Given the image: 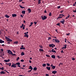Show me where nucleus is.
I'll return each mask as SVG.
<instances>
[{
	"instance_id": "nucleus-40",
	"label": "nucleus",
	"mask_w": 76,
	"mask_h": 76,
	"mask_svg": "<svg viewBox=\"0 0 76 76\" xmlns=\"http://www.w3.org/2000/svg\"><path fill=\"white\" fill-rule=\"evenodd\" d=\"M0 50L1 51V52H3L4 50L3 48L1 49Z\"/></svg>"
},
{
	"instance_id": "nucleus-49",
	"label": "nucleus",
	"mask_w": 76,
	"mask_h": 76,
	"mask_svg": "<svg viewBox=\"0 0 76 76\" xmlns=\"http://www.w3.org/2000/svg\"><path fill=\"white\" fill-rule=\"evenodd\" d=\"M20 61H21V62H23L24 61V60L23 59H21Z\"/></svg>"
},
{
	"instance_id": "nucleus-48",
	"label": "nucleus",
	"mask_w": 76,
	"mask_h": 76,
	"mask_svg": "<svg viewBox=\"0 0 76 76\" xmlns=\"http://www.w3.org/2000/svg\"><path fill=\"white\" fill-rule=\"evenodd\" d=\"M8 65H9V66H11V63H10L8 64Z\"/></svg>"
},
{
	"instance_id": "nucleus-15",
	"label": "nucleus",
	"mask_w": 76,
	"mask_h": 76,
	"mask_svg": "<svg viewBox=\"0 0 76 76\" xmlns=\"http://www.w3.org/2000/svg\"><path fill=\"white\" fill-rule=\"evenodd\" d=\"M52 52L53 53H56V51H55V50L53 49H52Z\"/></svg>"
},
{
	"instance_id": "nucleus-45",
	"label": "nucleus",
	"mask_w": 76,
	"mask_h": 76,
	"mask_svg": "<svg viewBox=\"0 0 76 76\" xmlns=\"http://www.w3.org/2000/svg\"><path fill=\"white\" fill-rule=\"evenodd\" d=\"M18 60H19V57H18L16 59L17 61H18Z\"/></svg>"
},
{
	"instance_id": "nucleus-63",
	"label": "nucleus",
	"mask_w": 76,
	"mask_h": 76,
	"mask_svg": "<svg viewBox=\"0 0 76 76\" xmlns=\"http://www.w3.org/2000/svg\"><path fill=\"white\" fill-rule=\"evenodd\" d=\"M61 53H63V50H62L61 51Z\"/></svg>"
},
{
	"instance_id": "nucleus-25",
	"label": "nucleus",
	"mask_w": 76,
	"mask_h": 76,
	"mask_svg": "<svg viewBox=\"0 0 76 76\" xmlns=\"http://www.w3.org/2000/svg\"><path fill=\"white\" fill-rule=\"evenodd\" d=\"M24 55H25V53H24L23 52H22V53H21V56H24Z\"/></svg>"
},
{
	"instance_id": "nucleus-62",
	"label": "nucleus",
	"mask_w": 76,
	"mask_h": 76,
	"mask_svg": "<svg viewBox=\"0 0 76 76\" xmlns=\"http://www.w3.org/2000/svg\"><path fill=\"white\" fill-rule=\"evenodd\" d=\"M64 12L63 10L61 11L60 12V13H63V12Z\"/></svg>"
},
{
	"instance_id": "nucleus-55",
	"label": "nucleus",
	"mask_w": 76,
	"mask_h": 76,
	"mask_svg": "<svg viewBox=\"0 0 76 76\" xmlns=\"http://www.w3.org/2000/svg\"><path fill=\"white\" fill-rule=\"evenodd\" d=\"M45 76H49V75L47 74H46Z\"/></svg>"
},
{
	"instance_id": "nucleus-51",
	"label": "nucleus",
	"mask_w": 76,
	"mask_h": 76,
	"mask_svg": "<svg viewBox=\"0 0 76 76\" xmlns=\"http://www.w3.org/2000/svg\"><path fill=\"white\" fill-rule=\"evenodd\" d=\"M11 55H12V56H16L15 54H13V53Z\"/></svg>"
},
{
	"instance_id": "nucleus-7",
	"label": "nucleus",
	"mask_w": 76,
	"mask_h": 76,
	"mask_svg": "<svg viewBox=\"0 0 76 76\" xmlns=\"http://www.w3.org/2000/svg\"><path fill=\"white\" fill-rule=\"evenodd\" d=\"M16 64H17V65H18L17 66H18V67H20L21 66L20 65V63L19 62L16 63Z\"/></svg>"
},
{
	"instance_id": "nucleus-4",
	"label": "nucleus",
	"mask_w": 76,
	"mask_h": 76,
	"mask_svg": "<svg viewBox=\"0 0 76 76\" xmlns=\"http://www.w3.org/2000/svg\"><path fill=\"white\" fill-rule=\"evenodd\" d=\"M41 18L43 20H45V19H46V18H47V17L45 15L43 16H41Z\"/></svg>"
},
{
	"instance_id": "nucleus-30",
	"label": "nucleus",
	"mask_w": 76,
	"mask_h": 76,
	"mask_svg": "<svg viewBox=\"0 0 76 76\" xmlns=\"http://www.w3.org/2000/svg\"><path fill=\"white\" fill-rule=\"evenodd\" d=\"M33 23L32 22L31 23L30 25L29 26V27H30V26H32V25H33Z\"/></svg>"
},
{
	"instance_id": "nucleus-64",
	"label": "nucleus",
	"mask_w": 76,
	"mask_h": 76,
	"mask_svg": "<svg viewBox=\"0 0 76 76\" xmlns=\"http://www.w3.org/2000/svg\"><path fill=\"white\" fill-rule=\"evenodd\" d=\"M25 29V27H23V29L24 30V29Z\"/></svg>"
},
{
	"instance_id": "nucleus-19",
	"label": "nucleus",
	"mask_w": 76,
	"mask_h": 76,
	"mask_svg": "<svg viewBox=\"0 0 76 76\" xmlns=\"http://www.w3.org/2000/svg\"><path fill=\"white\" fill-rule=\"evenodd\" d=\"M0 73L1 74H5L6 72H4V71H2L1 72H0Z\"/></svg>"
},
{
	"instance_id": "nucleus-34",
	"label": "nucleus",
	"mask_w": 76,
	"mask_h": 76,
	"mask_svg": "<svg viewBox=\"0 0 76 76\" xmlns=\"http://www.w3.org/2000/svg\"><path fill=\"white\" fill-rule=\"evenodd\" d=\"M41 0H38V4H40V3H41Z\"/></svg>"
},
{
	"instance_id": "nucleus-10",
	"label": "nucleus",
	"mask_w": 76,
	"mask_h": 76,
	"mask_svg": "<svg viewBox=\"0 0 76 76\" xmlns=\"http://www.w3.org/2000/svg\"><path fill=\"white\" fill-rule=\"evenodd\" d=\"M4 61H5V62H6V63H7V62L10 61V59H8L7 60H4Z\"/></svg>"
},
{
	"instance_id": "nucleus-39",
	"label": "nucleus",
	"mask_w": 76,
	"mask_h": 76,
	"mask_svg": "<svg viewBox=\"0 0 76 76\" xmlns=\"http://www.w3.org/2000/svg\"><path fill=\"white\" fill-rule=\"evenodd\" d=\"M23 24H22V26H20V28H22V27H23Z\"/></svg>"
},
{
	"instance_id": "nucleus-54",
	"label": "nucleus",
	"mask_w": 76,
	"mask_h": 76,
	"mask_svg": "<svg viewBox=\"0 0 76 76\" xmlns=\"http://www.w3.org/2000/svg\"><path fill=\"white\" fill-rule=\"evenodd\" d=\"M22 1H23V0H19V2H21Z\"/></svg>"
},
{
	"instance_id": "nucleus-12",
	"label": "nucleus",
	"mask_w": 76,
	"mask_h": 76,
	"mask_svg": "<svg viewBox=\"0 0 76 76\" xmlns=\"http://www.w3.org/2000/svg\"><path fill=\"white\" fill-rule=\"evenodd\" d=\"M4 41H2L1 39L0 40V43H1V44H2V43H4Z\"/></svg>"
},
{
	"instance_id": "nucleus-28",
	"label": "nucleus",
	"mask_w": 76,
	"mask_h": 76,
	"mask_svg": "<svg viewBox=\"0 0 76 76\" xmlns=\"http://www.w3.org/2000/svg\"><path fill=\"white\" fill-rule=\"evenodd\" d=\"M20 49L21 50H25V47L21 48H20Z\"/></svg>"
},
{
	"instance_id": "nucleus-44",
	"label": "nucleus",
	"mask_w": 76,
	"mask_h": 76,
	"mask_svg": "<svg viewBox=\"0 0 76 76\" xmlns=\"http://www.w3.org/2000/svg\"><path fill=\"white\" fill-rule=\"evenodd\" d=\"M60 23H58L57 24H56V25H57L58 26H60Z\"/></svg>"
},
{
	"instance_id": "nucleus-60",
	"label": "nucleus",
	"mask_w": 76,
	"mask_h": 76,
	"mask_svg": "<svg viewBox=\"0 0 76 76\" xmlns=\"http://www.w3.org/2000/svg\"><path fill=\"white\" fill-rule=\"evenodd\" d=\"M23 23H26V21L25 20L23 21Z\"/></svg>"
},
{
	"instance_id": "nucleus-37",
	"label": "nucleus",
	"mask_w": 76,
	"mask_h": 76,
	"mask_svg": "<svg viewBox=\"0 0 76 76\" xmlns=\"http://www.w3.org/2000/svg\"><path fill=\"white\" fill-rule=\"evenodd\" d=\"M69 17H70V15H69L67 17H66V19H68V18H69Z\"/></svg>"
},
{
	"instance_id": "nucleus-8",
	"label": "nucleus",
	"mask_w": 76,
	"mask_h": 76,
	"mask_svg": "<svg viewBox=\"0 0 76 76\" xmlns=\"http://www.w3.org/2000/svg\"><path fill=\"white\" fill-rule=\"evenodd\" d=\"M55 41L57 43H58V44H59L60 43V41L58 40V39H55Z\"/></svg>"
},
{
	"instance_id": "nucleus-57",
	"label": "nucleus",
	"mask_w": 76,
	"mask_h": 76,
	"mask_svg": "<svg viewBox=\"0 0 76 76\" xmlns=\"http://www.w3.org/2000/svg\"><path fill=\"white\" fill-rule=\"evenodd\" d=\"M20 17H21V18H23V15H20Z\"/></svg>"
},
{
	"instance_id": "nucleus-1",
	"label": "nucleus",
	"mask_w": 76,
	"mask_h": 76,
	"mask_svg": "<svg viewBox=\"0 0 76 76\" xmlns=\"http://www.w3.org/2000/svg\"><path fill=\"white\" fill-rule=\"evenodd\" d=\"M5 39H6L7 40V42H12V40L7 37H5Z\"/></svg>"
},
{
	"instance_id": "nucleus-24",
	"label": "nucleus",
	"mask_w": 76,
	"mask_h": 76,
	"mask_svg": "<svg viewBox=\"0 0 76 76\" xmlns=\"http://www.w3.org/2000/svg\"><path fill=\"white\" fill-rule=\"evenodd\" d=\"M37 69V68L36 67H34L33 68V70H35V71H36Z\"/></svg>"
},
{
	"instance_id": "nucleus-42",
	"label": "nucleus",
	"mask_w": 76,
	"mask_h": 76,
	"mask_svg": "<svg viewBox=\"0 0 76 76\" xmlns=\"http://www.w3.org/2000/svg\"><path fill=\"white\" fill-rule=\"evenodd\" d=\"M46 64L47 66H50V65L48 63H47Z\"/></svg>"
},
{
	"instance_id": "nucleus-29",
	"label": "nucleus",
	"mask_w": 76,
	"mask_h": 76,
	"mask_svg": "<svg viewBox=\"0 0 76 76\" xmlns=\"http://www.w3.org/2000/svg\"><path fill=\"white\" fill-rule=\"evenodd\" d=\"M51 15H52V13H51V12H50L49 13V16H51Z\"/></svg>"
},
{
	"instance_id": "nucleus-35",
	"label": "nucleus",
	"mask_w": 76,
	"mask_h": 76,
	"mask_svg": "<svg viewBox=\"0 0 76 76\" xmlns=\"http://www.w3.org/2000/svg\"><path fill=\"white\" fill-rule=\"evenodd\" d=\"M66 48V47H63V48H62V50H64V49Z\"/></svg>"
},
{
	"instance_id": "nucleus-41",
	"label": "nucleus",
	"mask_w": 76,
	"mask_h": 76,
	"mask_svg": "<svg viewBox=\"0 0 76 76\" xmlns=\"http://www.w3.org/2000/svg\"><path fill=\"white\" fill-rule=\"evenodd\" d=\"M64 47H66V48H67V45H64Z\"/></svg>"
},
{
	"instance_id": "nucleus-36",
	"label": "nucleus",
	"mask_w": 76,
	"mask_h": 76,
	"mask_svg": "<svg viewBox=\"0 0 76 76\" xmlns=\"http://www.w3.org/2000/svg\"><path fill=\"white\" fill-rule=\"evenodd\" d=\"M0 69H1L2 70H4V67H2V68H0Z\"/></svg>"
},
{
	"instance_id": "nucleus-11",
	"label": "nucleus",
	"mask_w": 76,
	"mask_h": 76,
	"mask_svg": "<svg viewBox=\"0 0 76 76\" xmlns=\"http://www.w3.org/2000/svg\"><path fill=\"white\" fill-rule=\"evenodd\" d=\"M51 57L52 58H56V56L54 55H52Z\"/></svg>"
},
{
	"instance_id": "nucleus-20",
	"label": "nucleus",
	"mask_w": 76,
	"mask_h": 76,
	"mask_svg": "<svg viewBox=\"0 0 76 76\" xmlns=\"http://www.w3.org/2000/svg\"><path fill=\"white\" fill-rule=\"evenodd\" d=\"M20 7V8H21V9H25V7H23L22 6V5H19Z\"/></svg>"
},
{
	"instance_id": "nucleus-50",
	"label": "nucleus",
	"mask_w": 76,
	"mask_h": 76,
	"mask_svg": "<svg viewBox=\"0 0 76 76\" xmlns=\"http://www.w3.org/2000/svg\"><path fill=\"white\" fill-rule=\"evenodd\" d=\"M51 39V37H48V40H50Z\"/></svg>"
},
{
	"instance_id": "nucleus-52",
	"label": "nucleus",
	"mask_w": 76,
	"mask_h": 76,
	"mask_svg": "<svg viewBox=\"0 0 76 76\" xmlns=\"http://www.w3.org/2000/svg\"><path fill=\"white\" fill-rule=\"evenodd\" d=\"M34 23L35 24V25H36L37 24V22H34Z\"/></svg>"
},
{
	"instance_id": "nucleus-18",
	"label": "nucleus",
	"mask_w": 76,
	"mask_h": 76,
	"mask_svg": "<svg viewBox=\"0 0 76 76\" xmlns=\"http://www.w3.org/2000/svg\"><path fill=\"white\" fill-rule=\"evenodd\" d=\"M18 44V41H16L13 43L14 44Z\"/></svg>"
},
{
	"instance_id": "nucleus-32",
	"label": "nucleus",
	"mask_w": 76,
	"mask_h": 76,
	"mask_svg": "<svg viewBox=\"0 0 76 76\" xmlns=\"http://www.w3.org/2000/svg\"><path fill=\"white\" fill-rule=\"evenodd\" d=\"M39 47H40V48H42V49H43V46L42 45H39Z\"/></svg>"
},
{
	"instance_id": "nucleus-31",
	"label": "nucleus",
	"mask_w": 76,
	"mask_h": 76,
	"mask_svg": "<svg viewBox=\"0 0 76 76\" xmlns=\"http://www.w3.org/2000/svg\"><path fill=\"white\" fill-rule=\"evenodd\" d=\"M43 67H46V64H44L42 65Z\"/></svg>"
},
{
	"instance_id": "nucleus-27",
	"label": "nucleus",
	"mask_w": 76,
	"mask_h": 76,
	"mask_svg": "<svg viewBox=\"0 0 76 76\" xmlns=\"http://www.w3.org/2000/svg\"><path fill=\"white\" fill-rule=\"evenodd\" d=\"M22 13H23V14H25V11H22Z\"/></svg>"
},
{
	"instance_id": "nucleus-17",
	"label": "nucleus",
	"mask_w": 76,
	"mask_h": 76,
	"mask_svg": "<svg viewBox=\"0 0 76 76\" xmlns=\"http://www.w3.org/2000/svg\"><path fill=\"white\" fill-rule=\"evenodd\" d=\"M43 51H44V50H43V49H39V52H43Z\"/></svg>"
},
{
	"instance_id": "nucleus-53",
	"label": "nucleus",
	"mask_w": 76,
	"mask_h": 76,
	"mask_svg": "<svg viewBox=\"0 0 76 76\" xmlns=\"http://www.w3.org/2000/svg\"><path fill=\"white\" fill-rule=\"evenodd\" d=\"M31 71H32V70H31H31H29V71H28V73H29V72H31Z\"/></svg>"
},
{
	"instance_id": "nucleus-3",
	"label": "nucleus",
	"mask_w": 76,
	"mask_h": 76,
	"mask_svg": "<svg viewBox=\"0 0 76 76\" xmlns=\"http://www.w3.org/2000/svg\"><path fill=\"white\" fill-rule=\"evenodd\" d=\"M7 53L9 54V55H11V54H12V52L10 50H7Z\"/></svg>"
},
{
	"instance_id": "nucleus-2",
	"label": "nucleus",
	"mask_w": 76,
	"mask_h": 76,
	"mask_svg": "<svg viewBox=\"0 0 76 76\" xmlns=\"http://www.w3.org/2000/svg\"><path fill=\"white\" fill-rule=\"evenodd\" d=\"M16 63L15 64L14 63H12L11 65V67H13V68H16Z\"/></svg>"
},
{
	"instance_id": "nucleus-26",
	"label": "nucleus",
	"mask_w": 76,
	"mask_h": 76,
	"mask_svg": "<svg viewBox=\"0 0 76 76\" xmlns=\"http://www.w3.org/2000/svg\"><path fill=\"white\" fill-rule=\"evenodd\" d=\"M52 69H55L56 68V66H54V65H53L52 67Z\"/></svg>"
},
{
	"instance_id": "nucleus-59",
	"label": "nucleus",
	"mask_w": 76,
	"mask_h": 76,
	"mask_svg": "<svg viewBox=\"0 0 76 76\" xmlns=\"http://www.w3.org/2000/svg\"><path fill=\"white\" fill-rule=\"evenodd\" d=\"M44 13H47V11H46V10H45V11H44Z\"/></svg>"
},
{
	"instance_id": "nucleus-6",
	"label": "nucleus",
	"mask_w": 76,
	"mask_h": 76,
	"mask_svg": "<svg viewBox=\"0 0 76 76\" xmlns=\"http://www.w3.org/2000/svg\"><path fill=\"white\" fill-rule=\"evenodd\" d=\"M24 34H25L24 35V37H27V38H28L29 37V35L26 34V33L25 32L24 33Z\"/></svg>"
},
{
	"instance_id": "nucleus-43",
	"label": "nucleus",
	"mask_w": 76,
	"mask_h": 76,
	"mask_svg": "<svg viewBox=\"0 0 76 76\" xmlns=\"http://www.w3.org/2000/svg\"><path fill=\"white\" fill-rule=\"evenodd\" d=\"M60 7H61V6H58L57 7V8L58 9H60Z\"/></svg>"
},
{
	"instance_id": "nucleus-22",
	"label": "nucleus",
	"mask_w": 76,
	"mask_h": 76,
	"mask_svg": "<svg viewBox=\"0 0 76 76\" xmlns=\"http://www.w3.org/2000/svg\"><path fill=\"white\" fill-rule=\"evenodd\" d=\"M5 17H6V18H9V16L8 15H5Z\"/></svg>"
},
{
	"instance_id": "nucleus-5",
	"label": "nucleus",
	"mask_w": 76,
	"mask_h": 76,
	"mask_svg": "<svg viewBox=\"0 0 76 76\" xmlns=\"http://www.w3.org/2000/svg\"><path fill=\"white\" fill-rule=\"evenodd\" d=\"M49 46L50 47H52V48L55 47V45L53 44H50L49 45Z\"/></svg>"
},
{
	"instance_id": "nucleus-14",
	"label": "nucleus",
	"mask_w": 76,
	"mask_h": 76,
	"mask_svg": "<svg viewBox=\"0 0 76 76\" xmlns=\"http://www.w3.org/2000/svg\"><path fill=\"white\" fill-rule=\"evenodd\" d=\"M28 13H30L31 12V9H30V8L28 9Z\"/></svg>"
},
{
	"instance_id": "nucleus-23",
	"label": "nucleus",
	"mask_w": 76,
	"mask_h": 76,
	"mask_svg": "<svg viewBox=\"0 0 76 76\" xmlns=\"http://www.w3.org/2000/svg\"><path fill=\"white\" fill-rule=\"evenodd\" d=\"M64 20H64V21L61 20L60 22L61 23H62V24H64Z\"/></svg>"
},
{
	"instance_id": "nucleus-46",
	"label": "nucleus",
	"mask_w": 76,
	"mask_h": 76,
	"mask_svg": "<svg viewBox=\"0 0 76 76\" xmlns=\"http://www.w3.org/2000/svg\"><path fill=\"white\" fill-rule=\"evenodd\" d=\"M72 58V60H75V58Z\"/></svg>"
},
{
	"instance_id": "nucleus-61",
	"label": "nucleus",
	"mask_w": 76,
	"mask_h": 76,
	"mask_svg": "<svg viewBox=\"0 0 76 76\" xmlns=\"http://www.w3.org/2000/svg\"><path fill=\"white\" fill-rule=\"evenodd\" d=\"M10 42H7L8 44H10Z\"/></svg>"
},
{
	"instance_id": "nucleus-33",
	"label": "nucleus",
	"mask_w": 76,
	"mask_h": 76,
	"mask_svg": "<svg viewBox=\"0 0 76 76\" xmlns=\"http://www.w3.org/2000/svg\"><path fill=\"white\" fill-rule=\"evenodd\" d=\"M63 18V16H59L57 18V19H59H59H60V18Z\"/></svg>"
},
{
	"instance_id": "nucleus-58",
	"label": "nucleus",
	"mask_w": 76,
	"mask_h": 76,
	"mask_svg": "<svg viewBox=\"0 0 76 76\" xmlns=\"http://www.w3.org/2000/svg\"><path fill=\"white\" fill-rule=\"evenodd\" d=\"M70 35V33H69L68 34H66V35Z\"/></svg>"
},
{
	"instance_id": "nucleus-38",
	"label": "nucleus",
	"mask_w": 76,
	"mask_h": 76,
	"mask_svg": "<svg viewBox=\"0 0 76 76\" xmlns=\"http://www.w3.org/2000/svg\"><path fill=\"white\" fill-rule=\"evenodd\" d=\"M61 65H63V63H60V64H59L58 66H60Z\"/></svg>"
},
{
	"instance_id": "nucleus-47",
	"label": "nucleus",
	"mask_w": 76,
	"mask_h": 76,
	"mask_svg": "<svg viewBox=\"0 0 76 76\" xmlns=\"http://www.w3.org/2000/svg\"><path fill=\"white\" fill-rule=\"evenodd\" d=\"M46 56L47 57H50L49 55H46Z\"/></svg>"
},
{
	"instance_id": "nucleus-9",
	"label": "nucleus",
	"mask_w": 76,
	"mask_h": 76,
	"mask_svg": "<svg viewBox=\"0 0 76 76\" xmlns=\"http://www.w3.org/2000/svg\"><path fill=\"white\" fill-rule=\"evenodd\" d=\"M56 73H57V72L56 71H53L52 72V74H54L55 75Z\"/></svg>"
},
{
	"instance_id": "nucleus-21",
	"label": "nucleus",
	"mask_w": 76,
	"mask_h": 76,
	"mask_svg": "<svg viewBox=\"0 0 76 76\" xmlns=\"http://www.w3.org/2000/svg\"><path fill=\"white\" fill-rule=\"evenodd\" d=\"M12 17H16V14H12Z\"/></svg>"
},
{
	"instance_id": "nucleus-13",
	"label": "nucleus",
	"mask_w": 76,
	"mask_h": 76,
	"mask_svg": "<svg viewBox=\"0 0 76 76\" xmlns=\"http://www.w3.org/2000/svg\"><path fill=\"white\" fill-rule=\"evenodd\" d=\"M46 68L48 70H50L51 69V67H48V66H47Z\"/></svg>"
},
{
	"instance_id": "nucleus-16",
	"label": "nucleus",
	"mask_w": 76,
	"mask_h": 76,
	"mask_svg": "<svg viewBox=\"0 0 76 76\" xmlns=\"http://www.w3.org/2000/svg\"><path fill=\"white\" fill-rule=\"evenodd\" d=\"M29 69H31V70L33 69V68L32 67V66H29Z\"/></svg>"
},
{
	"instance_id": "nucleus-56",
	"label": "nucleus",
	"mask_w": 76,
	"mask_h": 76,
	"mask_svg": "<svg viewBox=\"0 0 76 76\" xmlns=\"http://www.w3.org/2000/svg\"><path fill=\"white\" fill-rule=\"evenodd\" d=\"M57 57L58 58H60V56H57Z\"/></svg>"
}]
</instances>
